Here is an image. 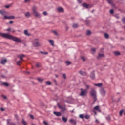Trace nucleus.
Listing matches in <instances>:
<instances>
[{
	"mask_svg": "<svg viewBox=\"0 0 125 125\" xmlns=\"http://www.w3.org/2000/svg\"><path fill=\"white\" fill-rule=\"evenodd\" d=\"M90 77L92 80H94L95 79V75H94V72L91 73L90 75Z\"/></svg>",
	"mask_w": 125,
	"mask_h": 125,
	"instance_id": "6e6552de",
	"label": "nucleus"
},
{
	"mask_svg": "<svg viewBox=\"0 0 125 125\" xmlns=\"http://www.w3.org/2000/svg\"><path fill=\"white\" fill-rule=\"evenodd\" d=\"M104 37L105 38V39H109V35L107 33H105Z\"/></svg>",
	"mask_w": 125,
	"mask_h": 125,
	"instance_id": "c756f323",
	"label": "nucleus"
},
{
	"mask_svg": "<svg viewBox=\"0 0 125 125\" xmlns=\"http://www.w3.org/2000/svg\"><path fill=\"white\" fill-rule=\"evenodd\" d=\"M83 6V7H85V8H89V5L87 4L86 3H84L82 4Z\"/></svg>",
	"mask_w": 125,
	"mask_h": 125,
	"instance_id": "9d476101",
	"label": "nucleus"
},
{
	"mask_svg": "<svg viewBox=\"0 0 125 125\" xmlns=\"http://www.w3.org/2000/svg\"><path fill=\"white\" fill-rule=\"evenodd\" d=\"M0 36L1 37H3V38L9 39V40H12L13 41H14V42H22V40H21V39H20V38L11 36L8 34L0 33Z\"/></svg>",
	"mask_w": 125,
	"mask_h": 125,
	"instance_id": "f257e3e1",
	"label": "nucleus"
},
{
	"mask_svg": "<svg viewBox=\"0 0 125 125\" xmlns=\"http://www.w3.org/2000/svg\"><path fill=\"white\" fill-rule=\"evenodd\" d=\"M95 86H97L98 87H101L102 86V83H99L98 84H94Z\"/></svg>",
	"mask_w": 125,
	"mask_h": 125,
	"instance_id": "2eb2a0df",
	"label": "nucleus"
},
{
	"mask_svg": "<svg viewBox=\"0 0 125 125\" xmlns=\"http://www.w3.org/2000/svg\"><path fill=\"white\" fill-rule=\"evenodd\" d=\"M96 50L95 49V48H92L91 49V51H92L93 52H95V51Z\"/></svg>",
	"mask_w": 125,
	"mask_h": 125,
	"instance_id": "a18cd8bd",
	"label": "nucleus"
},
{
	"mask_svg": "<svg viewBox=\"0 0 125 125\" xmlns=\"http://www.w3.org/2000/svg\"><path fill=\"white\" fill-rule=\"evenodd\" d=\"M44 125H48V124H47V122H46L45 121H44Z\"/></svg>",
	"mask_w": 125,
	"mask_h": 125,
	"instance_id": "5fc2aeb1",
	"label": "nucleus"
},
{
	"mask_svg": "<svg viewBox=\"0 0 125 125\" xmlns=\"http://www.w3.org/2000/svg\"><path fill=\"white\" fill-rule=\"evenodd\" d=\"M95 123H96L97 124H99V121H98V120L96 119L95 120Z\"/></svg>",
	"mask_w": 125,
	"mask_h": 125,
	"instance_id": "3c124183",
	"label": "nucleus"
},
{
	"mask_svg": "<svg viewBox=\"0 0 125 125\" xmlns=\"http://www.w3.org/2000/svg\"><path fill=\"white\" fill-rule=\"evenodd\" d=\"M72 27L73 28H74V29H76V28H78V24H73Z\"/></svg>",
	"mask_w": 125,
	"mask_h": 125,
	"instance_id": "cd10ccee",
	"label": "nucleus"
},
{
	"mask_svg": "<svg viewBox=\"0 0 125 125\" xmlns=\"http://www.w3.org/2000/svg\"><path fill=\"white\" fill-rule=\"evenodd\" d=\"M28 1H30V0H25V2H28Z\"/></svg>",
	"mask_w": 125,
	"mask_h": 125,
	"instance_id": "680f3d73",
	"label": "nucleus"
},
{
	"mask_svg": "<svg viewBox=\"0 0 125 125\" xmlns=\"http://www.w3.org/2000/svg\"><path fill=\"white\" fill-rule=\"evenodd\" d=\"M65 63L67 66H69V65L71 64V62H70L69 61H66Z\"/></svg>",
	"mask_w": 125,
	"mask_h": 125,
	"instance_id": "bb28decb",
	"label": "nucleus"
},
{
	"mask_svg": "<svg viewBox=\"0 0 125 125\" xmlns=\"http://www.w3.org/2000/svg\"><path fill=\"white\" fill-rule=\"evenodd\" d=\"M90 94L91 96L93 97L94 101L95 102V101L97 100V98L96 97V91L95 90H94L93 88H92Z\"/></svg>",
	"mask_w": 125,
	"mask_h": 125,
	"instance_id": "7ed1b4c3",
	"label": "nucleus"
},
{
	"mask_svg": "<svg viewBox=\"0 0 125 125\" xmlns=\"http://www.w3.org/2000/svg\"><path fill=\"white\" fill-rule=\"evenodd\" d=\"M44 80V79H43V78H38L37 79V81H38V82H40V83H42V82H43Z\"/></svg>",
	"mask_w": 125,
	"mask_h": 125,
	"instance_id": "412c9836",
	"label": "nucleus"
},
{
	"mask_svg": "<svg viewBox=\"0 0 125 125\" xmlns=\"http://www.w3.org/2000/svg\"><path fill=\"white\" fill-rule=\"evenodd\" d=\"M41 53H42V54H45V55H46V54H48V53L47 52H40Z\"/></svg>",
	"mask_w": 125,
	"mask_h": 125,
	"instance_id": "58836bf2",
	"label": "nucleus"
},
{
	"mask_svg": "<svg viewBox=\"0 0 125 125\" xmlns=\"http://www.w3.org/2000/svg\"><path fill=\"white\" fill-rule=\"evenodd\" d=\"M30 117L31 119H34V116L33 115H30Z\"/></svg>",
	"mask_w": 125,
	"mask_h": 125,
	"instance_id": "8fccbe9b",
	"label": "nucleus"
},
{
	"mask_svg": "<svg viewBox=\"0 0 125 125\" xmlns=\"http://www.w3.org/2000/svg\"><path fill=\"white\" fill-rule=\"evenodd\" d=\"M101 57H104V54L99 53L98 54V59H99V58H100Z\"/></svg>",
	"mask_w": 125,
	"mask_h": 125,
	"instance_id": "6ab92c4d",
	"label": "nucleus"
},
{
	"mask_svg": "<svg viewBox=\"0 0 125 125\" xmlns=\"http://www.w3.org/2000/svg\"><path fill=\"white\" fill-rule=\"evenodd\" d=\"M22 64V62L20 61L17 62V64L19 66L20 65V64Z\"/></svg>",
	"mask_w": 125,
	"mask_h": 125,
	"instance_id": "f704fd0d",
	"label": "nucleus"
},
{
	"mask_svg": "<svg viewBox=\"0 0 125 125\" xmlns=\"http://www.w3.org/2000/svg\"><path fill=\"white\" fill-rule=\"evenodd\" d=\"M79 118H80V119H83L84 118V115L80 114L79 115Z\"/></svg>",
	"mask_w": 125,
	"mask_h": 125,
	"instance_id": "a878e982",
	"label": "nucleus"
},
{
	"mask_svg": "<svg viewBox=\"0 0 125 125\" xmlns=\"http://www.w3.org/2000/svg\"><path fill=\"white\" fill-rule=\"evenodd\" d=\"M106 119L107 120V121H110V117H106Z\"/></svg>",
	"mask_w": 125,
	"mask_h": 125,
	"instance_id": "4d7b16f0",
	"label": "nucleus"
},
{
	"mask_svg": "<svg viewBox=\"0 0 125 125\" xmlns=\"http://www.w3.org/2000/svg\"><path fill=\"white\" fill-rule=\"evenodd\" d=\"M84 118H85V119H86V120H88V119H89V118H90V116H89L88 115H86L84 116Z\"/></svg>",
	"mask_w": 125,
	"mask_h": 125,
	"instance_id": "393cba45",
	"label": "nucleus"
},
{
	"mask_svg": "<svg viewBox=\"0 0 125 125\" xmlns=\"http://www.w3.org/2000/svg\"><path fill=\"white\" fill-rule=\"evenodd\" d=\"M36 66L37 68H39V67L41 66V64H40V63H37L36 64Z\"/></svg>",
	"mask_w": 125,
	"mask_h": 125,
	"instance_id": "4c0bfd02",
	"label": "nucleus"
},
{
	"mask_svg": "<svg viewBox=\"0 0 125 125\" xmlns=\"http://www.w3.org/2000/svg\"><path fill=\"white\" fill-rule=\"evenodd\" d=\"M123 113H125V110L124 109L121 110L119 112V115L120 116V117H122Z\"/></svg>",
	"mask_w": 125,
	"mask_h": 125,
	"instance_id": "f3484780",
	"label": "nucleus"
},
{
	"mask_svg": "<svg viewBox=\"0 0 125 125\" xmlns=\"http://www.w3.org/2000/svg\"><path fill=\"white\" fill-rule=\"evenodd\" d=\"M52 33H53V34H54V35H55L56 36H58V34L57 33V32H56V31H52Z\"/></svg>",
	"mask_w": 125,
	"mask_h": 125,
	"instance_id": "7c9ffc66",
	"label": "nucleus"
},
{
	"mask_svg": "<svg viewBox=\"0 0 125 125\" xmlns=\"http://www.w3.org/2000/svg\"><path fill=\"white\" fill-rule=\"evenodd\" d=\"M24 34L26 35V36H30V35L27 30H24Z\"/></svg>",
	"mask_w": 125,
	"mask_h": 125,
	"instance_id": "5701e85b",
	"label": "nucleus"
},
{
	"mask_svg": "<svg viewBox=\"0 0 125 125\" xmlns=\"http://www.w3.org/2000/svg\"><path fill=\"white\" fill-rule=\"evenodd\" d=\"M13 21H9V24H13Z\"/></svg>",
	"mask_w": 125,
	"mask_h": 125,
	"instance_id": "13d9d810",
	"label": "nucleus"
},
{
	"mask_svg": "<svg viewBox=\"0 0 125 125\" xmlns=\"http://www.w3.org/2000/svg\"><path fill=\"white\" fill-rule=\"evenodd\" d=\"M114 54H115V55H120V53L118 51H116L114 52Z\"/></svg>",
	"mask_w": 125,
	"mask_h": 125,
	"instance_id": "e433bc0d",
	"label": "nucleus"
},
{
	"mask_svg": "<svg viewBox=\"0 0 125 125\" xmlns=\"http://www.w3.org/2000/svg\"><path fill=\"white\" fill-rule=\"evenodd\" d=\"M4 12L3 11L0 10V14H1L2 15H3V13Z\"/></svg>",
	"mask_w": 125,
	"mask_h": 125,
	"instance_id": "c03bdc74",
	"label": "nucleus"
},
{
	"mask_svg": "<svg viewBox=\"0 0 125 125\" xmlns=\"http://www.w3.org/2000/svg\"><path fill=\"white\" fill-rule=\"evenodd\" d=\"M108 3L111 5H113V0H106Z\"/></svg>",
	"mask_w": 125,
	"mask_h": 125,
	"instance_id": "4be33fe9",
	"label": "nucleus"
},
{
	"mask_svg": "<svg viewBox=\"0 0 125 125\" xmlns=\"http://www.w3.org/2000/svg\"><path fill=\"white\" fill-rule=\"evenodd\" d=\"M19 57L21 60H23V58L25 57V55H19L18 56Z\"/></svg>",
	"mask_w": 125,
	"mask_h": 125,
	"instance_id": "ddd939ff",
	"label": "nucleus"
},
{
	"mask_svg": "<svg viewBox=\"0 0 125 125\" xmlns=\"http://www.w3.org/2000/svg\"><path fill=\"white\" fill-rule=\"evenodd\" d=\"M85 86H86L87 89H89V88L90 87V86L89 85H86V84L85 85Z\"/></svg>",
	"mask_w": 125,
	"mask_h": 125,
	"instance_id": "79ce46f5",
	"label": "nucleus"
},
{
	"mask_svg": "<svg viewBox=\"0 0 125 125\" xmlns=\"http://www.w3.org/2000/svg\"><path fill=\"white\" fill-rule=\"evenodd\" d=\"M54 115H56V116H57L58 117H59L61 115V113L58 112H54Z\"/></svg>",
	"mask_w": 125,
	"mask_h": 125,
	"instance_id": "dca6fc26",
	"label": "nucleus"
},
{
	"mask_svg": "<svg viewBox=\"0 0 125 125\" xmlns=\"http://www.w3.org/2000/svg\"><path fill=\"white\" fill-rule=\"evenodd\" d=\"M70 123H72V124H74V125H76V121L74 119H70Z\"/></svg>",
	"mask_w": 125,
	"mask_h": 125,
	"instance_id": "b1692460",
	"label": "nucleus"
},
{
	"mask_svg": "<svg viewBox=\"0 0 125 125\" xmlns=\"http://www.w3.org/2000/svg\"><path fill=\"white\" fill-rule=\"evenodd\" d=\"M63 78H64L65 79H67V77H66V74H63Z\"/></svg>",
	"mask_w": 125,
	"mask_h": 125,
	"instance_id": "49530a36",
	"label": "nucleus"
},
{
	"mask_svg": "<svg viewBox=\"0 0 125 125\" xmlns=\"http://www.w3.org/2000/svg\"><path fill=\"white\" fill-rule=\"evenodd\" d=\"M43 15L46 16L47 15V13L46 12H43Z\"/></svg>",
	"mask_w": 125,
	"mask_h": 125,
	"instance_id": "09e8293b",
	"label": "nucleus"
},
{
	"mask_svg": "<svg viewBox=\"0 0 125 125\" xmlns=\"http://www.w3.org/2000/svg\"><path fill=\"white\" fill-rule=\"evenodd\" d=\"M124 116H125V111L124 112Z\"/></svg>",
	"mask_w": 125,
	"mask_h": 125,
	"instance_id": "774afa93",
	"label": "nucleus"
},
{
	"mask_svg": "<svg viewBox=\"0 0 125 125\" xmlns=\"http://www.w3.org/2000/svg\"><path fill=\"white\" fill-rule=\"evenodd\" d=\"M32 45L34 47H39V46H41V44H40V41L39 39H36L32 41Z\"/></svg>",
	"mask_w": 125,
	"mask_h": 125,
	"instance_id": "f03ea898",
	"label": "nucleus"
},
{
	"mask_svg": "<svg viewBox=\"0 0 125 125\" xmlns=\"http://www.w3.org/2000/svg\"><path fill=\"white\" fill-rule=\"evenodd\" d=\"M122 22L124 23V24H125V18H123L122 19Z\"/></svg>",
	"mask_w": 125,
	"mask_h": 125,
	"instance_id": "a19ab883",
	"label": "nucleus"
},
{
	"mask_svg": "<svg viewBox=\"0 0 125 125\" xmlns=\"http://www.w3.org/2000/svg\"><path fill=\"white\" fill-rule=\"evenodd\" d=\"M93 112L94 113L95 115H96V111H95V110H93Z\"/></svg>",
	"mask_w": 125,
	"mask_h": 125,
	"instance_id": "052dcab7",
	"label": "nucleus"
},
{
	"mask_svg": "<svg viewBox=\"0 0 125 125\" xmlns=\"http://www.w3.org/2000/svg\"><path fill=\"white\" fill-rule=\"evenodd\" d=\"M81 93L79 94V95L80 96H85L87 93V91H86L87 90H83V89H81Z\"/></svg>",
	"mask_w": 125,
	"mask_h": 125,
	"instance_id": "39448f33",
	"label": "nucleus"
},
{
	"mask_svg": "<svg viewBox=\"0 0 125 125\" xmlns=\"http://www.w3.org/2000/svg\"><path fill=\"white\" fill-rule=\"evenodd\" d=\"M8 124H9V125H16L15 123H9L8 122Z\"/></svg>",
	"mask_w": 125,
	"mask_h": 125,
	"instance_id": "ea45409f",
	"label": "nucleus"
},
{
	"mask_svg": "<svg viewBox=\"0 0 125 125\" xmlns=\"http://www.w3.org/2000/svg\"><path fill=\"white\" fill-rule=\"evenodd\" d=\"M22 124L23 125H27V122H26V121H24L23 119L22 120Z\"/></svg>",
	"mask_w": 125,
	"mask_h": 125,
	"instance_id": "2f4dec72",
	"label": "nucleus"
},
{
	"mask_svg": "<svg viewBox=\"0 0 125 125\" xmlns=\"http://www.w3.org/2000/svg\"><path fill=\"white\" fill-rule=\"evenodd\" d=\"M62 110H63V111H65V110H66V108H62Z\"/></svg>",
	"mask_w": 125,
	"mask_h": 125,
	"instance_id": "69168bd1",
	"label": "nucleus"
},
{
	"mask_svg": "<svg viewBox=\"0 0 125 125\" xmlns=\"http://www.w3.org/2000/svg\"><path fill=\"white\" fill-rule=\"evenodd\" d=\"M0 110L1 111H4V109H3V108H1Z\"/></svg>",
	"mask_w": 125,
	"mask_h": 125,
	"instance_id": "0e129e2a",
	"label": "nucleus"
},
{
	"mask_svg": "<svg viewBox=\"0 0 125 125\" xmlns=\"http://www.w3.org/2000/svg\"><path fill=\"white\" fill-rule=\"evenodd\" d=\"M62 120L63 121V122H64V123H66L67 121V118H65V117H63L62 118Z\"/></svg>",
	"mask_w": 125,
	"mask_h": 125,
	"instance_id": "c85d7f7f",
	"label": "nucleus"
},
{
	"mask_svg": "<svg viewBox=\"0 0 125 125\" xmlns=\"http://www.w3.org/2000/svg\"><path fill=\"white\" fill-rule=\"evenodd\" d=\"M32 10L33 13L36 17H37V18H41V14L37 12V9H36V7H33Z\"/></svg>",
	"mask_w": 125,
	"mask_h": 125,
	"instance_id": "20e7f679",
	"label": "nucleus"
},
{
	"mask_svg": "<svg viewBox=\"0 0 125 125\" xmlns=\"http://www.w3.org/2000/svg\"><path fill=\"white\" fill-rule=\"evenodd\" d=\"M14 18H15L14 16H4V19H14Z\"/></svg>",
	"mask_w": 125,
	"mask_h": 125,
	"instance_id": "423d86ee",
	"label": "nucleus"
},
{
	"mask_svg": "<svg viewBox=\"0 0 125 125\" xmlns=\"http://www.w3.org/2000/svg\"><path fill=\"white\" fill-rule=\"evenodd\" d=\"M56 78H58V75H56Z\"/></svg>",
	"mask_w": 125,
	"mask_h": 125,
	"instance_id": "338daca9",
	"label": "nucleus"
},
{
	"mask_svg": "<svg viewBox=\"0 0 125 125\" xmlns=\"http://www.w3.org/2000/svg\"><path fill=\"white\" fill-rule=\"evenodd\" d=\"M110 13L113 14V13H114V10L113 9L110 10Z\"/></svg>",
	"mask_w": 125,
	"mask_h": 125,
	"instance_id": "de8ad7c7",
	"label": "nucleus"
},
{
	"mask_svg": "<svg viewBox=\"0 0 125 125\" xmlns=\"http://www.w3.org/2000/svg\"><path fill=\"white\" fill-rule=\"evenodd\" d=\"M82 59L83 60V61H85V58L83 56L81 57Z\"/></svg>",
	"mask_w": 125,
	"mask_h": 125,
	"instance_id": "37998d69",
	"label": "nucleus"
},
{
	"mask_svg": "<svg viewBox=\"0 0 125 125\" xmlns=\"http://www.w3.org/2000/svg\"><path fill=\"white\" fill-rule=\"evenodd\" d=\"M48 42L49 43H50L51 45H52V46H54V41L50 40L48 41Z\"/></svg>",
	"mask_w": 125,
	"mask_h": 125,
	"instance_id": "9b49d317",
	"label": "nucleus"
},
{
	"mask_svg": "<svg viewBox=\"0 0 125 125\" xmlns=\"http://www.w3.org/2000/svg\"><path fill=\"white\" fill-rule=\"evenodd\" d=\"M57 10L59 11V12H64V9H63L62 7L58 8Z\"/></svg>",
	"mask_w": 125,
	"mask_h": 125,
	"instance_id": "f8f14e48",
	"label": "nucleus"
},
{
	"mask_svg": "<svg viewBox=\"0 0 125 125\" xmlns=\"http://www.w3.org/2000/svg\"><path fill=\"white\" fill-rule=\"evenodd\" d=\"M2 97H3V99H6V96H2Z\"/></svg>",
	"mask_w": 125,
	"mask_h": 125,
	"instance_id": "864d4df0",
	"label": "nucleus"
},
{
	"mask_svg": "<svg viewBox=\"0 0 125 125\" xmlns=\"http://www.w3.org/2000/svg\"><path fill=\"white\" fill-rule=\"evenodd\" d=\"M15 118H16L17 119V118H18V115H15Z\"/></svg>",
	"mask_w": 125,
	"mask_h": 125,
	"instance_id": "e2e57ef3",
	"label": "nucleus"
},
{
	"mask_svg": "<svg viewBox=\"0 0 125 125\" xmlns=\"http://www.w3.org/2000/svg\"><path fill=\"white\" fill-rule=\"evenodd\" d=\"M77 0L79 2V3H81L82 2V0Z\"/></svg>",
	"mask_w": 125,
	"mask_h": 125,
	"instance_id": "bf43d9fd",
	"label": "nucleus"
},
{
	"mask_svg": "<svg viewBox=\"0 0 125 125\" xmlns=\"http://www.w3.org/2000/svg\"><path fill=\"white\" fill-rule=\"evenodd\" d=\"M101 94L102 96H105V95H106V91H105L104 89H102L101 90Z\"/></svg>",
	"mask_w": 125,
	"mask_h": 125,
	"instance_id": "1a4fd4ad",
	"label": "nucleus"
},
{
	"mask_svg": "<svg viewBox=\"0 0 125 125\" xmlns=\"http://www.w3.org/2000/svg\"><path fill=\"white\" fill-rule=\"evenodd\" d=\"M5 7H6V8H9V7H10V5H6Z\"/></svg>",
	"mask_w": 125,
	"mask_h": 125,
	"instance_id": "603ef678",
	"label": "nucleus"
},
{
	"mask_svg": "<svg viewBox=\"0 0 125 125\" xmlns=\"http://www.w3.org/2000/svg\"><path fill=\"white\" fill-rule=\"evenodd\" d=\"M25 16H26V17H30L31 14H30L29 12H27L25 14Z\"/></svg>",
	"mask_w": 125,
	"mask_h": 125,
	"instance_id": "a211bd4d",
	"label": "nucleus"
},
{
	"mask_svg": "<svg viewBox=\"0 0 125 125\" xmlns=\"http://www.w3.org/2000/svg\"><path fill=\"white\" fill-rule=\"evenodd\" d=\"M7 62V60L6 59H3L1 61V64H5Z\"/></svg>",
	"mask_w": 125,
	"mask_h": 125,
	"instance_id": "4468645a",
	"label": "nucleus"
},
{
	"mask_svg": "<svg viewBox=\"0 0 125 125\" xmlns=\"http://www.w3.org/2000/svg\"><path fill=\"white\" fill-rule=\"evenodd\" d=\"M94 110H96V111H99L100 112V109H99V106H96L94 108Z\"/></svg>",
	"mask_w": 125,
	"mask_h": 125,
	"instance_id": "aec40b11",
	"label": "nucleus"
},
{
	"mask_svg": "<svg viewBox=\"0 0 125 125\" xmlns=\"http://www.w3.org/2000/svg\"><path fill=\"white\" fill-rule=\"evenodd\" d=\"M78 73L80 75H81V76H86V72L83 71L82 70H80Z\"/></svg>",
	"mask_w": 125,
	"mask_h": 125,
	"instance_id": "0eeeda50",
	"label": "nucleus"
},
{
	"mask_svg": "<svg viewBox=\"0 0 125 125\" xmlns=\"http://www.w3.org/2000/svg\"><path fill=\"white\" fill-rule=\"evenodd\" d=\"M3 85H5V86H8L9 84H8L7 83L5 82L4 83H3Z\"/></svg>",
	"mask_w": 125,
	"mask_h": 125,
	"instance_id": "c9c22d12",
	"label": "nucleus"
},
{
	"mask_svg": "<svg viewBox=\"0 0 125 125\" xmlns=\"http://www.w3.org/2000/svg\"><path fill=\"white\" fill-rule=\"evenodd\" d=\"M11 28H8L6 29V31H8V32H9V31H11Z\"/></svg>",
	"mask_w": 125,
	"mask_h": 125,
	"instance_id": "6e6d98bb",
	"label": "nucleus"
},
{
	"mask_svg": "<svg viewBox=\"0 0 125 125\" xmlns=\"http://www.w3.org/2000/svg\"><path fill=\"white\" fill-rule=\"evenodd\" d=\"M46 84H47V85H50L51 82H50V81H47L46 82Z\"/></svg>",
	"mask_w": 125,
	"mask_h": 125,
	"instance_id": "72a5a7b5",
	"label": "nucleus"
},
{
	"mask_svg": "<svg viewBox=\"0 0 125 125\" xmlns=\"http://www.w3.org/2000/svg\"><path fill=\"white\" fill-rule=\"evenodd\" d=\"M91 34V32H90V31L89 30L87 31L86 35L87 36H89V35H90Z\"/></svg>",
	"mask_w": 125,
	"mask_h": 125,
	"instance_id": "473e14b6",
	"label": "nucleus"
}]
</instances>
